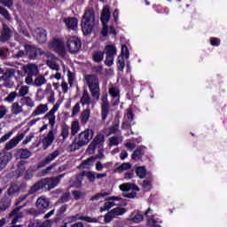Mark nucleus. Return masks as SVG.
<instances>
[{"instance_id":"a211bd4d","label":"nucleus","mask_w":227,"mask_h":227,"mask_svg":"<svg viewBox=\"0 0 227 227\" xmlns=\"http://www.w3.org/2000/svg\"><path fill=\"white\" fill-rule=\"evenodd\" d=\"M49 111V106L47 104H40L32 112V116H42Z\"/></svg>"},{"instance_id":"c756f323","label":"nucleus","mask_w":227,"mask_h":227,"mask_svg":"<svg viewBox=\"0 0 227 227\" xmlns=\"http://www.w3.org/2000/svg\"><path fill=\"white\" fill-rule=\"evenodd\" d=\"M81 176H86L87 180L89 182H95L96 180V172L95 171H82L81 174Z\"/></svg>"},{"instance_id":"37998d69","label":"nucleus","mask_w":227,"mask_h":227,"mask_svg":"<svg viewBox=\"0 0 227 227\" xmlns=\"http://www.w3.org/2000/svg\"><path fill=\"white\" fill-rule=\"evenodd\" d=\"M68 136H70V127H68L67 124H64L62 125L61 137L63 139H67Z\"/></svg>"},{"instance_id":"4c0bfd02","label":"nucleus","mask_w":227,"mask_h":227,"mask_svg":"<svg viewBox=\"0 0 227 227\" xmlns=\"http://www.w3.org/2000/svg\"><path fill=\"white\" fill-rule=\"evenodd\" d=\"M132 168V165L129 162L122 163L117 168H115V173H123V171H129Z\"/></svg>"},{"instance_id":"bf43d9fd","label":"nucleus","mask_w":227,"mask_h":227,"mask_svg":"<svg viewBox=\"0 0 227 227\" xmlns=\"http://www.w3.org/2000/svg\"><path fill=\"white\" fill-rule=\"evenodd\" d=\"M0 14L4 17V19H7V20H10V13L8 11L3 7L0 6Z\"/></svg>"},{"instance_id":"412c9836","label":"nucleus","mask_w":227,"mask_h":227,"mask_svg":"<svg viewBox=\"0 0 227 227\" xmlns=\"http://www.w3.org/2000/svg\"><path fill=\"white\" fill-rule=\"evenodd\" d=\"M25 50L30 58H36V56L42 54V50L28 44L25 45Z\"/></svg>"},{"instance_id":"13d9d810","label":"nucleus","mask_w":227,"mask_h":227,"mask_svg":"<svg viewBox=\"0 0 227 227\" xmlns=\"http://www.w3.org/2000/svg\"><path fill=\"white\" fill-rule=\"evenodd\" d=\"M80 112H81V105L79 103H77L73 107V111H72L71 116H75L76 114H79Z\"/></svg>"},{"instance_id":"e2e57ef3","label":"nucleus","mask_w":227,"mask_h":227,"mask_svg":"<svg viewBox=\"0 0 227 227\" xmlns=\"http://www.w3.org/2000/svg\"><path fill=\"white\" fill-rule=\"evenodd\" d=\"M7 113H8V109H6V106H0V120L2 118H4Z\"/></svg>"},{"instance_id":"6e6552de","label":"nucleus","mask_w":227,"mask_h":227,"mask_svg":"<svg viewBox=\"0 0 227 227\" xmlns=\"http://www.w3.org/2000/svg\"><path fill=\"white\" fill-rule=\"evenodd\" d=\"M59 109V105L56 104L45 115L44 120H48L51 129L56 125V113Z\"/></svg>"},{"instance_id":"c85d7f7f","label":"nucleus","mask_w":227,"mask_h":227,"mask_svg":"<svg viewBox=\"0 0 227 227\" xmlns=\"http://www.w3.org/2000/svg\"><path fill=\"white\" fill-rule=\"evenodd\" d=\"M80 102L82 106H90L91 104V98H90V93L88 92V90H85L83 91Z\"/></svg>"},{"instance_id":"a878e982","label":"nucleus","mask_w":227,"mask_h":227,"mask_svg":"<svg viewBox=\"0 0 227 227\" xmlns=\"http://www.w3.org/2000/svg\"><path fill=\"white\" fill-rule=\"evenodd\" d=\"M64 22L68 29H76L77 27L78 20L75 18H67Z\"/></svg>"},{"instance_id":"f257e3e1","label":"nucleus","mask_w":227,"mask_h":227,"mask_svg":"<svg viewBox=\"0 0 227 227\" xmlns=\"http://www.w3.org/2000/svg\"><path fill=\"white\" fill-rule=\"evenodd\" d=\"M95 27V11L87 9L82 20V31L84 35H91Z\"/></svg>"},{"instance_id":"8fccbe9b","label":"nucleus","mask_w":227,"mask_h":227,"mask_svg":"<svg viewBox=\"0 0 227 227\" xmlns=\"http://www.w3.org/2000/svg\"><path fill=\"white\" fill-rule=\"evenodd\" d=\"M52 226L51 220H46L43 223H37L35 227H51Z\"/></svg>"},{"instance_id":"69168bd1","label":"nucleus","mask_w":227,"mask_h":227,"mask_svg":"<svg viewBox=\"0 0 227 227\" xmlns=\"http://www.w3.org/2000/svg\"><path fill=\"white\" fill-rule=\"evenodd\" d=\"M19 191V187L17 186H12L8 189V194L9 196H12V194H15Z\"/></svg>"},{"instance_id":"4be33fe9","label":"nucleus","mask_w":227,"mask_h":227,"mask_svg":"<svg viewBox=\"0 0 227 227\" xmlns=\"http://www.w3.org/2000/svg\"><path fill=\"white\" fill-rule=\"evenodd\" d=\"M35 205L39 210H45V208L49 207L50 201L47 198L43 196L37 199Z\"/></svg>"},{"instance_id":"9b49d317","label":"nucleus","mask_w":227,"mask_h":227,"mask_svg":"<svg viewBox=\"0 0 227 227\" xmlns=\"http://www.w3.org/2000/svg\"><path fill=\"white\" fill-rule=\"evenodd\" d=\"M32 35L39 43H45L47 42V32L43 28H36L33 31Z\"/></svg>"},{"instance_id":"ea45409f","label":"nucleus","mask_w":227,"mask_h":227,"mask_svg":"<svg viewBox=\"0 0 227 227\" xmlns=\"http://www.w3.org/2000/svg\"><path fill=\"white\" fill-rule=\"evenodd\" d=\"M40 189H44L43 181L41 180L40 182L34 184L30 189V193L33 194V192H38Z\"/></svg>"},{"instance_id":"e433bc0d","label":"nucleus","mask_w":227,"mask_h":227,"mask_svg":"<svg viewBox=\"0 0 227 227\" xmlns=\"http://www.w3.org/2000/svg\"><path fill=\"white\" fill-rule=\"evenodd\" d=\"M56 157H59V151L56 150L44 159V164H50Z\"/></svg>"},{"instance_id":"c9c22d12","label":"nucleus","mask_w":227,"mask_h":227,"mask_svg":"<svg viewBox=\"0 0 227 227\" xmlns=\"http://www.w3.org/2000/svg\"><path fill=\"white\" fill-rule=\"evenodd\" d=\"M24 108H22V106L19 104L18 102H15L12 104V114H20V113H23Z\"/></svg>"},{"instance_id":"39448f33","label":"nucleus","mask_w":227,"mask_h":227,"mask_svg":"<svg viewBox=\"0 0 227 227\" xmlns=\"http://www.w3.org/2000/svg\"><path fill=\"white\" fill-rule=\"evenodd\" d=\"M67 49L72 54L79 52L81 49V39L75 36H71L67 39Z\"/></svg>"},{"instance_id":"0eeeda50","label":"nucleus","mask_w":227,"mask_h":227,"mask_svg":"<svg viewBox=\"0 0 227 227\" xmlns=\"http://www.w3.org/2000/svg\"><path fill=\"white\" fill-rule=\"evenodd\" d=\"M125 212H127V209L123 207L114 208L105 215V222L111 223L114 217H118V215H123Z\"/></svg>"},{"instance_id":"2f4dec72","label":"nucleus","mask_w":227,"mask_h":227,"mask_svg":"<svg viewBox=\"0 0 227 227\" xmlns=\"http://www.w3.org/2000/svg\"><path fill=\"white\" fill-rule=\"evenodd\" d=\"M12 154L11 153H7L0 158V168H4L12 160Z\"/></svg>"},{"instance_id":"603ef678","label":"nucleus","mask_w":227,"mask_h":227,"mask_svg":"<svg viewBox=\"0 0 227 227\" xmlns=\"http://www.w3.org/2000/svg\"><path fill=\"white\" fill-rule=\"evenodd\" d=\"M121 56L124 57L126 59H129V48L125 44H123L121 46Z\"/></svg>"},{"instance_id":"5701e85b","label":"nucleus","mask_w":227,"mask_h":227,"mask_svg":"<svg viewBox=\"0 0 227 227\" xmlns=\"http://www.w3.org/2000/svg\"><path fill=\"white\" fill-rule=\"evenodd\" d=\"M12 35H13V33L10 27L6 25H4L3 32L0 35L1 42H6L7 40H10V38H12Z\"/></svg>"},{"instance_id":"3c124183","label":"nucleus","mask_w":227,"mask_h":227,"mask_svg":"<svg viewBox=\"0 0 227 227\" xmlns=\"http://www.w3.org/2000/svg\"><path fill=\"white\" fill-rule=\"evenodd\" d=\"M21 159H29L31 153L26 149L20 150Z\"/></svg>"},{"instance_id":"7ed1b4c3","label":"nucleus","mask_w":227,"mask_h":227,"mask_svg":"<svg viewBox=\"0 0 227 227\" xmlns=\"http://www.w3.org/2000/svg\"><path fill=\"white\" fill-rule=\"evenodd\" d=\"M85 81L89 86V90L96 100L100 98V85L98 83V78L91 74L85 76Z\"/></svg>"},{"instance_id":"4d7b16f0","label":"nucleus","mask_w":227,"mask_h":227,"mask_svg":"<svg viewBox=\"0 0 227 227\" xmlns=\"http://www.w3.org/2000/svg\"><path fill=\"white\" fill-rule=\"evenodd\" d=\"M121 139H120L119 137H113L110 138V145L111 146H116L118 145H120Z\"/></svg>"},{"instance_id":"0e129e2a","label":"nucleus","mask_w":227,"mask_h":227,"mask_svg":"<svg viewBox=\"0 0 227 227\" xmlns=\"http://www.w3.org/2000/svg\"><path fill=\"white\" fill-rule=\"evenodd\" d=\"M142 185L145 191H150V189H152V182L150 181H144Z\"/></svg>"},{"instance_id":"680f3d73","label":"nucleus","mask_w":227,"mask_h":227,"mask_svg":"<svg viewBox=\"0 0 227 227\" xmlns=\"http://www.w3.org/2000/svg\"><path fill=\"white\" fill-rule=\"evenodd\" d=\"M0 3L8 8L13 6V0H0Z\"/></svg>"},{"instance_id":"58836bf2","label":"nucleus","mask_w":227,"mask_h":227,"mask_svg":"<svg viewBox=\"0 0 227 227\" xmlns=\"http://www.w3.org/2000/svg\"><path fill=\"white\" fill-rule=\"evenodd\" d=\"M21 102L23 106H27V107H35V101L30 97H24L21 98Z\"/></svg>"},{"instance_id":"1a4fd4ad","label":"nucleus","mask_w":227,"mask_h":227,"mask_svg":"<svg viewBox=\"0 0 227 227\" xmlns=\"http://www.w3.org/2000/svg\"><path fill=\"white\" fill-rule=\"evenodd\" d=\"M62 178H63V176H59L56 177L43 179V184L44 185V189H47V190L54 189V187L58 186V184H59V181Z\"/></svg>"},{"instance_id":"5fc2aeb1","label":"nucleus","mask_w":227,"mask_h":227,"mask_svg":"<svg viewBox=\"0 0 227 227\" xmlns=\"http://www.w3.org/2000/svg\"><path fill=\"white\" fill-rule=\"evenodd\" d=\"M73 196H74V200H82V198H84L85 193L82 192L74 191V192H73Z\"/></svg>"},{"instance_id":"c03bdc74","label":"nucleus","mask_w":227,"mask_h":227,"mask_svg":"<svg viewBox=\"0 0 227 227\" xmlns=\"http://www.w3.org/2000/svg\"><path fill=\"white\" fill-rule=\"evenodd\" d=\"M29 94V87L27 85H22L19 89V96L26 97V95Z\"/></svg>"},{"instance_id":"f8f14e48","label":"nucleus","mask_w":227,"mask_h":227,"mask_svg":"<svg viewBox=\"0 0 227 227\" xmlns=\"http://www.w3.org/2000/svg\"><path fill=\"white\" fill-rule=\"evenodd\" d=\"M97 159H104V153L100 152V153L96 157H90L87 160H84L80 167H82L83 169H90V168L94 166L95 160H97Z\"/></svg>"},{"instance_id":"774afa93","label":"nucleus","mask_w":227,"mask_h":227,"mask_svg":"<svg viewBox=\"0 0 227 227\" xmlns=\"http://www.w3.org/2000/svg\"><path fill=\"white\" fill-rule=\"evenodd\" d=\"M139 157H141V150L137 149L132 154V159L136 160V159H139Z\"/></svg>"},{"instance_id":"ddd939ff","label":"nucleus","mask_w":227,"mask_h":227,"mask_svg":"<svg viewBox=\"0 0 227 227\" xmlns=\"http://www.w3.org/2000/svg\"><path fill=\"white\" fill-rule=\"evenodd\" d=\"M24 139V134L20 133L5 145V150H13L20 141Z\"/></svg>"},{"instance_id":"72a5a7b5","label":"nucleus","mask_w":227,"mask_h":227,"mask_svg":"<svg viewBox=\"0 0 227 227\" xmlns=\"http://www.w3.org/2000/svg\"><path fill=\"white\" fill-rule=\"evenodd\" d=\"M79 130H81V123L79 122V121H74L71 123V134H72V136H75V134H77L79 132Z\"/></svg>"},{"instance_id":"a18cd8bd","label":"nucleus","mask_w":227,"mask_h":227,"mask_svg":"<svg viewBox=\"0 0 227 227\" xmlns=\"http://www.w3.org/2000/svg\"><path fill=\"white\" fill-rule=\"evenodd\" d=\"M124 57L120 55L118 57V61H117V67L121 72H123V68H125V59H123Z\"/></svg>"},{"instance_id":"a19ab883","label":"nucleus","mask_w":227,"mask_h":227,"mask_svg":"<svg viewBox=\"0 0 227 227\" xmlns=\"http://www.w3.org/2000/svg\"><path fill=\"white\" fill-rule=\"evenodd\" d=\"M93 61L95 63H100L104 59V51H95L92 56Z\"/></svg>"},{"instance_id":"49530a36","label":"nucleus","mask_w":227,"mask_h":227,"mask_svg":"<svg viewBox=\"0 0 227 227\" xmlns=\"http://www.w3.org/2000/svg\"><path fill=\"white\" fill-rule=\"evenodd\" d=\"M136 173L139 178H145L146 176V168L145 167H138Z\"/></svg>"},{"instance_id":"6e6d98bb","label":"nucleus","mask_w":227,"mask_h":227,"mask_svg":"<svg viewBox=\"0 0 227 227\" xmlns=\"http://www.w3.org/2000/svg\"><path fill=\"white\" fill-rule=\"evenodd\" d=\"M26 84H28V86H35V81L33 80L32 74H27L25 78Z\"/></svg>"},{"instance_id":"393cba45","label":"nucleus","mask_w":227,"mask_h":227,"mask_svg":"<svg viewBox=\"0 0 227 227\" xmlns=\"http://www.w3.org/2000/svg\"><path fill=\"white\" fill-rule=\"evenodd\" d=\"M54 142V131L51 129L48 135L43 138V144L45 148H49Z\"/></svg>"},{"instance_id":"338daca9","label":"nucleus","mask_w":227,"mask_h":227,"mask_svg":"<svg viewBox=\"0 0 227 227\" xmlns=\"http://www.w3.org/2000/svg\"><path fill=\"white\" fill-rule=\"evenodd\" d=\"M148 223L151 226L160 227V225L157 224L158 221L153 218H149Z\"/></svg>"},{"instance_id":"f704fd0d","label":"nucleus","mask_w":227,"mask_h":227,"mask_svg":"<svg viewBox=\"0 0 227 227\" xmlns=\"http://www.w3.org/2000/svg\"><path fill=\"white\" fill-rule=\"evenodd\" d=\"M46 82L47 79H45V76L38 75L34 81V86L40 88V86H43V84H46Z\"/></svg>"},{"instance_id":"b1692460","label":"nucleus","mask_w":227,"mask_h":227,"mask_svg":"<svg viewBox=\"0 0 227 227\" xmlns=\"http://www.w3.org/2000/svg\"><path fill=\"white\" fill-rule=\"evenodd\" d=\"M121 191L129 192V191H136L138 192L139 187L135 184L124 183L119 186Z\"/></svg>"},{"instance_id":"79ce46f5","label":"nucleus","mask_w":227,"mask_h":227,"mask_svg":"<svg viewBox=\"0 0 227 227\" xmlns=\"http://www.w3.org/2000/svg\"><path fill=\"white\" fill-rule=\"evenodd\" d=\"M106 56H113L114 57V55H116V47H114V45H106Z\"/></svg>"},{"instance_id":"473e14b6","label":"nucleus","mask_w":227,"mask_h":227,"mask_svg":"<svg viewBox=\"0 0 227 227\" xmlns=\"http://www.w3.org/2000/svg\"><path fill=\"white\" fill-rule=\"evenodd\" d=\"M144 217L143 215H141L140 213L137 212L136 214H133L129 216V218L128 219V221H129V223H141V221H143Z\"/></svg>"},{"instance_id":"4468645a","label":"nucleus","mask_w":227,"mask_h":227,"mask_svg":"<svg viewBox=\"0 0 227 227\" xmlns=\"http://www.w3.org/2000/svg\"><path fill=\"white\" fill-rule=\"evenodd\" d=\"M46 57L48 58L47 59L48 67H50L51 70H56V72H59V64H58V61H59V59H56V57H54V55L51 53H47Z\"/></svg>"},{"instance_id":"de8ad7c7","label":"nucleus","mask_w":227,"mask_h":227,"mask_svg":"<svg viewBox=\"0 0 227 227\" xmlns=\"http://www.w3.org/2000/svg\"><path fill=\"white\" fill-rule=\"evenodd\" d=\"M17 97H19V94H17L15 91H12L5 98V100L6 102H13Z\"/></svg>"},{"instance_id":"dca6fc26","label":"nucleus","mask_w":227,"mask_h":227,"mask_svg":"<svg viewBox=\"0 0 227 227\" xmlns=\"http://www.w3.org/2000/svg\"><path fill=\"white\" fill-rule=\"evenodd\" d=\"M50 47L58 52L59 54H63L65 52V44L60 39H56L50 43Z\"/></svg>"},{"instance_id":"20e7f679","label":"nucleus","mask_w":227,"mask_h":227,"mask_svg":"<svg viewBox=\"0 0 227 227\" xmlns=\"http://www.w3.org/2000/svg\"><path fill=\"white\" fill-rule=\"evenodd\" d=\"M93 129H87L78 135V137L75 139V143L78 146H84L93 139Z\"/></svg>"},{"instance_id":"864d4df0","label":"nucleus","mask_w":227,"mask_h":227,"mask_svg":"<svg viewBox=\"0 0 227 227\" xmlns=\"http://www.w3.org/2000/svg\"><path fill=\"white\" fill-rule=\"evenodd\" d=\"M12 74H13V72H12V70H7V71L0 77V81H8V79H10V77H12Z\"/></svg>"},{"instance_id":"423d86ee","label":"nucleus","mask_w":227,"mask_h":227,"mask_svg":"<svg viewBox=\"0 0 227 227\" xmlns=\"http://www.w3.org/2000/svg\"><path fill=\"white\" fill-rule=\"evenodd\" d=\"M67 224H72V223H76V221H86V223H98L97 218H91L90 216H82L81 214H76L74 215L69 216L66 219Z\"/></svg>"},{"instance_id":"aec40b11","label":"nucleus","mask_w":227,"mask_h":227,"mask_svg":"<svg viewBox=\"0 0 227 227\" xmlns=\"http://www.w3.org/2000/svg\"><path fill=\"white\" fill-rule=\"evenodd\" d=\"M23 70L27 75H37L39 70L35 64H28L23 67Z\"/></svg>"},{"instance_id":"f03ea898","label":"nucleus","mask_w":227,"mask_h":227,"mask_svg":"<svg viewBox=\"0 0 227 227\" xmlns=\"http://www.w3.org/2000/svg\"><path fill=\"white\" fill-rule=\"evenodd\" d=\"M100 19L103 26V29H102L103 36H107L108 33L112 35H116V30H114V27L113 26L109 27L107 25V22H109V20H111V12H109L108 6H105L103 8Z\"/></svg>"},{"instance_id":"09e8293b","label":"nucleus","mask_w":227,"mask_h":227,"mask_svg":"<svg viewBox=\"0 0 227 227\" xmlns=\"http://www.w3.org/2000/svg\"><path fill=\"white\" fill-rule=\"evenodd\" d=\"M106 67H113L114 63V57L111 55H106V60H105Z\"/></svg>"},{"instance_id":"052dcab7","label":"nucleus","mask_w":227,"mask_h":227,"mask_svg":"<svg viewBox=\"0 0 227 227\" xmlns=\"http://www.w3.org/2000/svg\"><path fill=\"white\" fill-rule=\"evenodd\" d=\"M12 136H13V132H9V133H7V134H5V135H4L2 137H1V139H0V143H4V142H6V141H8V139L10 138V137H12Z\"/></svg>"},{"instance_id":"bb28decb","label":"nucleus","mask_w":227,"mask_h":227,"mask_svg":"<svg viewBox=\"0 0 227 227\" xmlns=\"http://www.w3.org/2000/svg\"><path fill=\"white\" fill-rule=\"evenodd\" d=\"M90 108H86L81 114V123H82L83 125H86V123L90 121Z\"/></svg>"},{"instance_id":"6ab92c4d","label":"nucleus","mask_w":227,"mask_h":227,"mask_svg":"<svg viewBox=\"0 0 227 227\" xmlns=\"http://www.w3.org/2000/svg\"><path fill=\"white\" fill-rule=\"evenodd\" d=\"M121 200V197L112 196L108 199V201L105 203L104 207H101V212H106V210H109L114 207V201H120Z\"/></svg>"},{"instance_id":"7c9ffc66","label":"nucleus","mask_w":227,"mask_h":227,"mask_svg":"<svg viewBox=\"0 0 227 227\" xmlns=\"http://www.w3.org/2000/svg\"><path fill=\"white\" fill-rule=\"evenodd\" d=\"M105 141H106V138L104 135L99 134L93 139V142L90 145V148L93 146H98L99 145H104Z\"/></svg>"},{"instance_id":"f3484780","label":"nucleus","mask_w":227,"mask_h":227,"mask_svg":"<svg viewBox=\"0 0 227 227\" xmlns=\"http://www.w3.org/2000/svg\"><path fill=\"white\" fill-rule=\"evenodd\" d=\"M109 94L113 98V106H118V104H120V90L116 87H111L109 89Z\"/></svg>"},{"instance_id":"2eb2a0df","label":"nucleus","mask_w":227,"mask_h":227,"mask_svg":"<svg viewBox=\"0 0 227 227\" xmlns=\"http://www.w3.org/2000/svg\"><path fill=\"white\" fill-rule=\"evenodd\" d=\"M132 125H134V114H132V110L129 109L127 114L124 116L122 129H130Z\"/></svg>"},{"instance_id":"cd10ccee","label":"nucleus","mask_w":227,"mask_h":227,"mask_svg":"<svg viewBox=\"0 0 227 227\" xmlns=\"http://www.w3.org/2000/svg\"><path fill=\"white\" fill-rule=\"evenodd\" d=\"M20 208L17 207L11 214L10 217H12V224H15L22 217V213H20Z\"/></svg>"},{"instance_id":"9d476101","label":"nucleus","mask_w":227,"mask_h":227,"mask_svg":"<svg viewBox=\"0 0 227 227\" xmlns=\"http://www.w3.org/2000/svg\"><path fill=\"white\" fill-rule=\"evenodd\" d=\"M109 101L107 100V94L101 97V116L102 120H106L109 115Z\"/></svg>"}]
</instances>
